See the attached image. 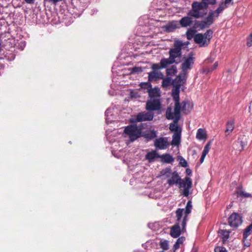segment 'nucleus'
<instances>
[{
	"label": "nucleus",
	"mask_w": 252,
	"mask_h": 252,
	"mask_svg": "<svg viewBox=\"0 0 252 252\" xmlns=\"http://www.w3.org/2000/svg\"><path fill=\"white\" fill-rule=\"evenodd\" d=\"M185 44L182 41L176 40L174 41L173 48L169 51V57L161 60V64L163 67H167L174 63H178L182 58L181 50Z\"/></svg>",
	"instance_id": "1"
},
{
	"label": "nucleus",
	"mask_w": 252,
	"mask_h": 252,
	"mask_svg": "<svg viewBox=\"0 0 252 252\" xmlns=\"http://www.w3.org/2000/svg\"><path fill=\"white\" fill-rule=\"evenodd\" d=\"M227 7L223 2H222L219 7L215 11L209 12L208 16L203 20L196 24V28L202 30L209 27L214 22L215 18L219 16L223 10Z\"/></svg>",
	"instance_id": "2"
},
{
	"label": "nucleus",
	"mask_w": 252,
	"mask_h": 252,
	"mask_svg": "<svg viewBox=\"0 0 252 252\" xmlns=\"http://www.w3.org/2000/svg\"><path fill=\"white\" fill-rule=\"evenodd\" d=\"M166 117L168 120H173V123L170 124V130L175 132L181 133V128L178 125L181 118V112L173 111L171 107H168L166 111Z\"/></svg>",
	"instance_id": "3"
},
{
	"label": "nucleus",
	"mask_w": 252,
	"mask_h": 252,
	"mask_svg": "<svg viewBox=\"0 0 252 252\" xmlns=\"http://www.w3.org/2000/svg\"><path fill=\"white\" fill-rule=\"evenodd\" d=\"M207 4L205 2L194 1L191 4V10L189 11L188 15L196 19L204 16L206 14Z\"/></svg>",
	"instance_id": "4"
},
{
	"label": "nucleus",
	"mask_w": 252,
	"mask_h": 252,
	"mask_svg": "<svg viewBox=\"0 0 252 252\" xmlns=\"http://www.w3.org/2000/svg\"><path fill=\"white\" fill-rule=\"evenodd\" d=\"M183 209L180 208L178 209L176 211V216L177 218V223L171 227L170 234L173 238L178 237L181 234L182 232H184L186 230V227L184 230H183V226L182 225L181 219L183 215Z\"/></svg>",
	"instance_id": "5"
},
{
	"label": "nucleus",
	"mask_w": 252,
	"mask_h": 252,
	"mask_svg": "<svg viewBox=\"0 0 252 252\" xmlns=\"http://www.w3.org/2000/svg\"><path fill=\"white\" fill-rule=\"evenodd\" d=\"M167 67H163L160 60L159 63H154L151 66L152 71L148 73V79L150 82L156 81L158 79H163V74L159 71L160 69L165 68Z\"/></svg>",
	"instance_id": "6"
},
{
	"label": "nucleus",
	"mask_w": 252,
	"mask_h": 252,
	"mask_svg": "<svg viewBox=\"0 0 252 252\" xmlns=\"http://www.w3.org/2000/svg\"><path fill=\"white\" fill-rule=\"evenodd\" d=\"M125 137H128L133 142L141 136V130L136 125H129L125 128Z\"/></svg>",
	"instance_id": "7"
},
{
	"label": "nucleus",
	"mask_w": 252,
	"mask_h": 252,
	"mask_svg": "<svg viewBox=\"0 0 252 252\" xmlns=\"http://www.w3.org/2000/svg\"><path fill=\"white\" fill-rule=\"evenodd\" d=\"M154 118V114L151 112H142L139 113L136 116L130 120L131 123H135L143 121H152Z\"/></svg>",
	"instance_id": "8"
},
{
	"label": "nucleus",
	"mask_w": 252,
	"mask_h": 252,
	"mask_svg": "<svg viewBox=\"0 0 252 252\" xmlns=\"http://www.w3.org/2000/svg\"><path fill=\"white\" fill-rule=\"evenodd\" d=\"M192 187L191 180L189 177H186L185 180H182L179 185V188L181 189V194L184 196L188 197L189 194V189Z\"/></svg>",
	"instance_id": "9"
},
{
	"label": "nucleus",
	"mask_w": 252,
	"mask_h": 252,
	"mask_svg": "<svg viewBox=\"0 0 252 252\" xmlns=\"http://www.w3.org/2000/svg\"><path fill=\"white\" fill-rule=\"evenodd\" d=\"M160 102L158 98L150 99L146 102V109L149 111L158 110L160 108Z\"/></svg>",
	"instance_id": "10"
},
{
	"label": "nucleus",
	"mask_w": 252,
	"mask_h": 252,
	"mask_svg": "<svg viewBox=\"0 0 252 252\" xmlns=\"http://www.w3.org/2000/svg\"><path fill=\"white\" fill-rule=\"evenodd\" d=\"M192 54L190 53L188 58H185L181 65V68L184 73L187 74V71L191 68L194 63V58Z\"/></svg>",
	"instance_id": "11"
},
{
	"label": "nucleus",
	"mask_w": 252,
	"mask_h": 252,
	"mask_svg": "<svg viewBox=\"0 0 252 252\" xmlns=\"http://www.w3.org/2000/svg\"><path fill=\"white\" fill-rule=\"evenodd\" d=\"M179 87H175L172 91V95L175 102L174 108L173 111L181 112V105L179 102Z\"/></svg>",
	"instance_id": "12"
},
{
	"label": "nucleus",
	"mask_w": 252,
	"mask_h": 252,
	"mask_svg": "<svg viewBox=\"0 0 252 252\" xmlns=\"http://www.w3.org/2000/svg\"><path fill=\"white\" fill-rule=\"evenodd\" d=\"M242 222V217L238 213H232L228 218V223L231 227L236 228Z\"/></svg>",
	"instance_id": "13"
},
{
	"label": "nucleus",
	"mask_w": 252,
	"mask_h": 252,
	"mask_svg": "<svg viewBox=\"0 0 252 252\" xmlns=\"http://www.w3.org/2000/svg\"><path fill=\"white\" fill-rule=\"evenodd\" d=\"M154 146L157 149L163 150L168 147L169 143L167 138L160 137L155 140Z\"/></svg>",
	"instance_id": "14"
},
{
	"label": "nucleus",
	"mask_w": 252,
	"mask_h": 252,
	"mask_svg": "<svg viewBox=\"0 0 252 252\" xmlns=\"http://www.w3.org/2000/svg\"><path fill=\"white\" fill-rule=\"evenodd\" d=\"M182 179L181 178L178 173L176 171L173 172L172 175L167 179V183L170 186H172L174 185H179L181 183Z\"/></svg>",
	"instance_id": "15"
},
{
	"label": "nucleus",
	"mask_w": 252,
	"mask_h": 252,
	"mask_svg": "<svg viewBox=\"0 0 252 252\" xmlns=\"http://www.w3.org/2000/svg\"><path fill=\"white\" fill-rule=\"evenodd\" d=\"M192 204L190 201H189L187 204L186 209L183 211V214L184 216L183 219L182 220V225L183 226V230L185 229V226L187 224V218L188 215L190 213L192 209ZM184 210V209H183Z\"/></svg>",
	"instance_id": "16"
},
{
	"label": "nucleus",
	"mask_w": 252,
	"mask_h": 252,
	"mask_svg": "<svg viewBox=\"0 0 252 252\" xmlns=\"http://www.w3.org/2000/svg\"><path fill=\"white\" fill-rule=\"evenodd\" d=\"M187 74L183 72L179 74L176 78L172 81L173 85L175 87L180 88L181 85H183L186 81Z\"/></svg>",
	"instance_id": "17"
},
{
	"label": "nucleus",
	"mask_w": 252,
	"mask_h": 252,
	"mask_svg": "<svg viewBox=\"0 0 252 252\" xmlns=\"http://www.w3.org/2000/svg\"><path fill=\"white\" fill-rule=\"evenodd\" d=\"M179 28L178 22L172 21L163 27L164 31L167 32H172Z\"/></svg>",
	"instance_id": "18"
},
{
	"label": "nucleus",
	"mask_w": 252,
	"mask_h": 252,
	"mask_svg": "<svg viewBox=\"0 0 252 252\" xmlns=\"http://www.w3.org/2000/svg\"><path fill=\"white\" fill-rule=\"evenodd\" d=\"M193 23L192 19L190 16H187L182 18L179 21V24L183 28L190 26Z\"/></svg>",
	"instance_id": "19"
},
{
	"label": "nucleus",
	"mask_w": 252,
	"mask_h": 252,
	"mask_svg": "<svg viewBox=\"0 0 252 252\" xmlns=\"http://www.w3.org/2000/svg\"><path fill=\"white\" fill-rule=\"evenodd\" d=\"M180 104L181 105V111H183L186 114L190 113L193 108L192 104L189 101H184Z\"/></svg>",
	"instance_id": "20"
},
{
	"label": "nucleus",
	"mask_w": 252,
	"mask_h": 252,
	"mask_svg": "<svg viewBox=\"0 0 252 252\" xmlns=\"http://www.w3.org/2000/svg\"><path fill=\"white\" fill-rule=\"evenodd\" d=\"M194 41L196 43L199 44L200 46H206L207 43H205V37L202 33H197L194 36Z\"/></svg>",
	"instance_id": "21"
},
{
	"label": "nucleus",
	"mask_w": 252,
	"mask_h": 252,
	"mask_svg": "<svg viewBox=\"0 0 252 252\" xmlns=\"http://www.w3.org/2000/svg\"><path fill=\"white\" fill-rule=\"evenodd\" d=\"M159 157L160 156L156 151H152L148 153L145 156L146 159L150 162L154 161L156 158Z\"/></svg>",
	"instance_id": "22"
},
{
	"label": "nucleus",
	"mask_w": 252,
	"mask_h": 252,
	"mask_svg": "<svg viewBox=\"0 0 252 252\" xmlns=\"http://www.w3.org/2000/svg\"><path fill=\"white\" fill-rule=\"evenodd\" d=\"M150 99L158 98L160 95V91L158 88L152 89L151 88L148 91Z\"/></svg>",
	"instance_id": "23"
},
{
	"label": "nucleus",
	"mask_w": 252,
	"mask_h": 252,
	"mask_svg": "<svg viewBox=\"0 0 252 252\" xmlns=\"http://www.w3.org/2000/svg\"><path fill=\"white\" fill-rule=\"evenodd\" d=\"M237 143L240 145L241 149L240 151H243L244 150V147L247 144V138L245 135L241 136L239 137Z\"/></svg>",
	"instance_id": "24"
},
{
	"label": "nucleus",
	"mask_w": 252,
	"mask_h": 252,
	"mask_svg": "<svg viewBox=\"0 0 252 252\" xmlns=\"http://www.w3.org/2000/svg\"><path fill=\"white\" fill-rule=\"evenodd\" d=\"M207 138L206 131L202 128H199L196 133V138L199 140L206 139Z\"/></svg>",
	"instance_id": "25"
},
{
	"label": "nucleus",
	"mask_w": 252,
	"mask_h": 252,
	"mask_svg": "<svg viewBox=\"0 0 252 252\" xmlns=\"http://www.w3.org/2000/svg\"><path fill=\"white\" fill-rule=\"evenodd\" d=\"M181 134L179 132H175L172 137L171 144L173 145H178L180 142Z\"/></svg>",
	"instance_id": "26"
},
{
	"label": "nucleus",
	"mask_w": 252,
	"mask_h": 252,
	"mask_svg": "<svg viewBox=\"0 0 252 252\" xmlns=\"http://www.w3.org/2000/svg\"><path fill=\"white\" fill-rule=\"evenodd\" d=\"M234 128V123L232 121H228L226 124V129L225 131V135H229L233 130Z\"/></svg>",
	"instance_id": "27"
},
{
	"label": "nucleus",
	"mask_w": 252,
	"mask_h": 252,
	"mask_svg": "<svg viewBox=\"0 0 252 252\" xmlns=\"http://www.w3.org/2000/svg\"><path fill=\"white\" fill-rule=\"evenodd\" d=\"M173 172H172L171 170L169 168H166L162 170L160 172V176H164L165 178H167L168 179L169 177L172 175Z\"/></svg>",
	"instance_id": "28"
},
{
	"label": "nucleus",
	"mask_w": 252,
	"mask_h": 252,
	"mask_svg": "<svg viewBox=\"0 0 252 252\" xmlns=\"http://www.w3.org/2000/svg\"><path fill=\"white\" fill-rule=\"evenodd\" d=\"M157 136V132L154 130L148 131L144 134V137L148 140L153 139Z\"/></svg>",
	"instance_id": "29"
},
{
	"label": "nucleus",
	"mask_w": 252,
	"mask_h": 252,
	"mask_svg": "<svg viewBox=\"0 0 252 252\" xmlns=\"http://www.w3.org/2000/svg\"><path fill=\"white\" fill-rule=\"evenodd\" d=\"M166 72L167 76H173L177 72V66L175 65H173L170 67L167 68Z\"/></svg>",
	"instance_id": "30"
},
{
	"label": "nucleus",
	"mask_w": 252,
	"mask_h": 252,
	"mask_svg": "<svg viewBox=\"0 0 252 252\" xmlns=\"http://www.w3.org/2000/svg\"><path fill=\"white\" fill-rule=\"evenodd\" d=\"M213 31L211 30H208L206 31V32L203 34L205 37V43H207L208 44L209 43L211 39L213 36Z\"/></svg>",
	"instance_id": "31"
},
{
	"label": "nucleus",
	"mask_w": 252,
	"mask_h": 252,
	"mask_svg": "<svg viewBox=\"0 0 252 252\" xmlns=\"http://www.w3.org/2000/svg\"><path fill=\"white\" fill-rule=\"evenodd\" d=\"M185 240V237H179L177 240L176 242L174 245L173 248V252H175L176 250L179 249L180 248V245L182 244Z\"/></svg>",
	"instance_id": "32"
},
{
	"label": "nucleus",
	"mask_w": 252,
	"mask_h": 252,
	"mask_svg": "<svg viewBox=\"0 0 252 252\" xmlns=\"http://www.w3.org/2000/svg\"><path fill=\"white\" fill-rule=\"evenodd\" d=\"M161 159L166 163H169L174 161V158L169 154L162 155L160 156Z\"/></svg>",
	"instance_id": "33"
},
{
	"label": "nucleus",
	"mask_w": 252,
	"mask_h": 252,
	"mask_svg": "<svg viewBox=\"0 0 252 252\" xmlns=\"http://www.w3.org/2000/svg\"><path fill=\"white\" fill-rule=\"evenodd\" d=\"M252 232V223L248 226L244 230L243 234V241H245L247 239L248 236L251 234Z\"/></svg>",
	"instance_id": "34"
},
{
	"label": "nucleus",
	"mask_w": 252,
	"mask_h": 252,
	"mask_svg": "<svg viewBox=\"0 0 252 252\" xmlns=\"http://www.w3.org/2000/svg\"><path fill=\"white\" fill-rule=\"evenodd\" d=\"M229 233L230 232L229 231L225 230H220L219 231L220 235L224 241H225L229 238Z\"/></svg>",
	"instance_id": "35"
},
{
	"label": "nucleus",
	"mask_w": 252,
	"mask_h": 252,
	"mask_svg": "<svg viewBox=\"0 0 252 252\" xmlns=\"http://www.w3.org/2000/svg\"><path fill=\"white\" fill-rule=\"evenodd\" d=\"M196 32V31L193 30L192 29H189L186 32V36L187 38L189 40H191L193 37L194 38L195 33Z\"/></svg>",
	"instance_id": "36"
},
{
	"label": "nucleus",
	"mask_w": 252,
	"mask_h": 252,
	"mask_svg": "<svg viewBox=\"0 0 252 252\" xmlns=\"http://www.w3.org/2000/svg\"><path fill=\"white\" fill-rule=\"evenodd\" d=\"M162 86L163 88H167L171 84V78L167 77L166 78H163Z\"/></svg>",
	"instance_id": "37"
},
{
	"label": "nucleus",
	"mask_w": 252,
	"mask_h": 252,
	"mask_svg": "<svg viewBox=\"0 0 252 252\" xmlns=\"http://www.w3.org/2000/svg\"><path fill=\"white\" fill-rule=\"evenodd\" d=\"M160 246L163 251L167 250L169 249V245L167 241H161Z\"/></svg>",
	"instance_id": "38"
},
{
	"label": "nucleus",
	"mask_w": 252,
	"mask_h": 252,
	"mask_svg": "<svg viewBox=\"0 0 252 252\" xmlns=\"http://www.w3.org/2000/svg\"><path fill=\"white\" fill-rule=\"evenodd\" d=\"M210 146H211V142H208L204 147V150L202 152V154L206 156L210 149Z\"/></svg>",
	"instance_id": "39"
},
{
	"label": "nucleus",
	"mask_w": 252,
	"mask_h": 252,
	"mask_svg": "<svg viewBox=\"0 0 252 252\" xmlns=\"http://www.w3.org/2000/svg\"><path fill=\"white\" fill-rule=\"evenodd\" d=\"M141 88L147 89L148 91L151 88V84L150 83H141L140 84Z\"/></svg>",
	"instance_id": "40"
},
{
	"label": "nucleus",
	"mask_w": 252,
	"mask_h": 252,
	"mask_svg": "<svg viewBox=\"0 0 252 252\" xmlns=\"http://www.w3.org/2000/svg\"><path fill=\"white\" fill-rule=\"evenodd\" d=\"M180 163L184 167H186L188 166V163L187 161L182 157L179 158Z\"/></svg>",
	"instance_id": "41"
},
{
	"label": "nucleus",
	"mask_w": 252,
	"mask_h": 252,
	"mask_svg": "<svg viewBox=\"0 0 252 252\" xmlns=\"http://www.w3.org/2000/svg\"><path fill=\"white\" fill-rule=\"evenodd\" d=\"M215 252H227L226 249L221 246H219L215 248Z\"/></svg>",
	"instance_id": "42"
},
{
	"label": "nucleus",
	"mask_w": 252,
	"mask_h": 252,
	"mask_svg": "<svg viewBox=\"0 0 252 252\" xmlns=\"http://www.w3.org/2000/svg\"><path fill=\"white\" fill-rule=\"evenodd\" d=\"M132 73H139L143 71V69L141 67H134L131 69Z\"/></svg>",
	"instance_id": "43"
},
{
	"label": "nucleus",
	"mask_w": 252,
	"mask_h": 252,
	"mask_svg": "<svg viewBox=\"0 0 252 252\" xmlns=\"http://www.w3.org/2000/svg\"><path fill=\"white\" fill-rule=\"evenodd\" d=\"M217 0H202V1L201 2H205L207 4V8L208 7V5L210 4H214L216 3Z\"/></svg>",
	"instance_id": "44"
},
{
	"label": "nucleus",
	"mask_w": 252,
	"mask_h": 252,
	"mask_svg": "<svg viewBox=\"0 0 252 252\" xmlns=\"http://www.w3.org/2000/svg\"><path fill=\"white\" fill-rule=\"evenodd\" d=\"M247 45L249 47H251L252 46V33L249 35V37L248 38Z\"/></svg>",
	"instance_id": "45"
},
{
	"label": "nucleus",
	"mask_w": 252,
	"mask_h": 252,
	"mask_svg": "<svg viewBox=\"0 0 252 252\" xmlns=\"http://www.w3.org/2000/svg\"><path fill=\"white\" fill-rule=\"evenodd\" d=\"M218 66V62L215 63L213 64V66L211 68H209L208 71H212L213 70H215L217 67Z\"/></svg>",
	"instance_id": "46"
},
{
	"label": "nucleus",
	"mask_w": 252,
	"mask_h": 252,
	"mask_svg": "<svg viewBox=\"0 0 252 252\" xmlns=\"http://www.w3.org/2000/svg\"><path fill=\"white\" fill-rule=\"evenodd\" d=\"M240 195H243L245 197H247L251 196V194L250 193H246L244 191H241L240 193Z\"/></svg>",
	"instance_id": "47"
},
{
	"label": "nucleus",
	"mask_w": 252,
	"mask_h": 252,
	"mask_svg": "<svg viewBox=\"0 0 252 252\" xmlns=\"http://www.w3.org/2000/svg\"><path fill=\"white\" fill-rule=\"evenodd\" d=\"M205 157H206L205 155H204L203 154H202V156H201V158L200 159V161L201 163H202L204 161Z\"/></svg>",
	"instance_id": "48"
},
{
	"label": "nucleus",
	"mask_w": 252,
	"mask_h": 252,
	"mask_svg": "<svg viewBox=\"0 0 252 252\" xmlns=\"http://www.w3.org/2000/svg\"><path fill=\"white\" fill-rule=\"evenodd\" d=\"M25 2L29 4H32L34 2V0H25Z\"/></svg>",
	"instance_id": "49"
},
{
	"label": "nucleus",
	"mask_w": 252,
	"mask_h": 252,
	"mask_svg": "<svg viewBox=\"0 0 252 252\" xmlns=\"http://www.w3.org/2000/svg\"><path fill=\"white\" fill-rule=\"evenodd\" d=\"M231 1H232V0H225L224 2L223 3H225L227 5V4H228L229 3H230Z\"/></svg>",
	"instance_id": "50"
},
{
	"label": "nucleus",
	"mask_w": 252,
	"mask_h": 252,
	"mask_svg": "<svg viewBox=\"0 0 252 252\" xmlns=\"http://www.w3.org/2000/svg\"><path fill=\"white\" fill-rule=\"evenodd\" d=\"M186 172H187V173L188 174H190V173H191V170H190V169H187V170H186Z\"/></svg>",
	"instance_id": "51"
},
{
	"label": "nucleus",
	"mask_w": 252,
	"mask_h": 252,
	"mask_svg": "<svg viewBox=\"0 0 252 252\" xmlns=\"http://www.w3.org/2000/svg\"><path fill=\"white\" fill-rule=\"evenodd\" d=\"M250 246V243H249V242H248V243H245V244H244V246H245V247H249Z\"/></svg>",
	"instance_id": "52"
}]
</instances>
